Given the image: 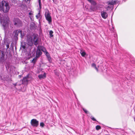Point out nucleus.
<instances>
[{
	"instance_id": "1",
	"label": "nucleus",
	"mask_w": 135,
	"mask_h": 135,
	"mask_svg": "<svg viewBox=\"0 0 135 135\" xmlns=\"http://www.w3.org/2000/svg\"><path fill=\"white\" fill-rule=\"evenodd\" d=\"M10 9L9 3L4 1L0 2V11H2L4 13L8 12Z\"/></svg>"
},
{
	"instance_id": "2",
	"label": "nucleus",
	"mask_w": 135,
	"mask_h": 135,
	"mask_svg": "<svg viewBox=\"0 0 135 135\" xmlns=\"http://www.w3.org/2000/svg\"><path fill=\"white\" fill-rule=\"evenodd\" d=\"M118 3L117 0H109L107 2L108 5L105 6V8L107 10L113 8V6L117 3Z\"/></svg>"
},
{
	"instance_id": "3",
	"label": "nucleus",
	"mask_w": 135,
	"mask_h": 135,
	"mask_svg": "<svg viewBox=\"0 0 135 135\" xmlns=\"http://www.w3.org/2000/svg\"><path fill=\"white\" fill-rule=\"evenodd\" d=\"M1 21L3 23V26L4 27L5 30L6 29L9 27L8 22L9 20L8 18L4 17L3 18H0Z\"/></svg>"
},
{
	"instance_id": "4",
	"label": "nucleus",
	"mask_w": 135,
	"mask_h": 135,
	"mask_svg": "<svg viewBox=\"0 0 135 135\" xmlns=\"http://www.w3.org/2000/svg\"><path fill=\"white\" fill-rule=\"evenodd\" d=\"M91 6L90 7V9L91 11H94L97 10L98 8V6L97 4V3L95 1L91 3Z\"/></svg>"
},
{
	"instance_id": "5",
	"label": "nucleus",
	"mask_w": 135,
	"mask_h": 135,
	"mask_svg": "<svg viewBox=\"0 0 135 135\" xmlns=\"http://www.w3.org/2000/svg\"><path fill=\"white\" fill-rule=\"evenodd\" d=\"M45 15L46 19L48 21L49 23L50 24L51 22V16L50 13L48 10H46Z\"/></svg>"
},
{
	"instance_id": "6",
	"label": "nucleus",
	"mask_w": 135,
	"mask_h": 135,
	"mask_svg": "<svg viewBox=\"0 0 135 135\" xmlns=\"http://www.w3.org/2000/svg\"><path fill=\"white\" fill-rule=\"evenodd\" d=\"M14 25L18 27H20L21 26L22 22L18 18H15L14 20Z\"/></svg>"
},
{
	"instance_id": "7",
	"label": "nucleus",
	"mask_w": 135,
	"mask_h": 135,
	"mask_svg": "<svg viewBox=\"0 0 135 135\" xmlns=\"http://www.w3.org/2000/svg\"><path fill=\"white\" fill-rule=\"evenodd\" d=\"M31 125L34 127H37L38 125V122L36 119H32L31 122Z\"/></svg>"
},
{
	"instance_id": "8",
	"label": "nucleus",
	"mask_w": 135,
	"mask_h": 135,
	"mask_svg": "<svg viewBox=\"0 0 135 135\" xmlns=\"http://www.w3.org/2000/svg\"><path fill=\"white\" fill-rule=\"evenodd\" d=\"M101 15L102 17L104 19H106L108 16L107 13L104 11L101 12Z\"/></svg>"
},
{
	"instance_id": "9",
	"label": "nucleus",
	"mask_w": 135,
	"mask_h": 135,
	"mask_svg": "<svg viewBox=\"0 0 135 135\" xmlns=\"http://www.w3.org/2000/svg\"><path fill=\"white\" fill-rule=\"evenodd\" d=\"M1 51L0 50V61H3L4 60L5 54L4 52L2 51H1Z\"/></svg>"
},
{
	"instance_id": "10",
	"label": "nucleus",
	"mask_w": 135,
	"mask_h": 135,
	"mask_svg": "<svg viewBox=\"0 0 135 135\" xmlns=\"http://www.w3.org/2000/svg\"><path fill=\"white\" fill-rule=\"evenodd\" d=\"M38 38L37 36L35 35H33V42H34L35 45H36L38 44Z\"/></svg>"
},
{
	"instance_id": "11",
	"label": "nucleus",
	"mask_w": 135,
	"mask_h": 135,
	"mask_svg": "<svg viewBox=\"0 0 135 135\" xmlns=\"http://www.w3.org/2000/svg\"><path fill=\"white\" fill-rule=\"evenodd\" d=\"M27 41L28 42V44L30 46H32L33 44V40H32L31 37H28Z\"/></svg>"
},
{
	"instance_id": "12",
	"label": "nucleus",
	"mask_w": 135,
	"mask_h": 135,
	"mask_svg": "<svg viewBox=\"0 0 135 135\" xmlns=\"http://www.w3.org/2000/svg\"><path fill=\"white\" fill-rule=\"evenodd\" d=\"M21 32L22 31L21 30H19L18 31V30H15L13 32V35L14 36L17 37L18 33H20L21 34Z\"/></svg>"
},
{
	"instance_id": "13",
	"label": "nucleus",
	"mask_w": 135,
	"mask_h": 135,
	"mask_svg": "<svg viewBox=\"0 0 135 135\" xmlns=\"http://www.w3.org/2000/svg\"><path fill=\"white\" fill-rule=\"evenodd\" d=\"M46 74L45 73H44L43 74H40L38 76V77L40 79H44L46 77Z\"/></svg>"
},
{
	"instance_id": "14",
	"label": "nucleus",
	"mask_w": 135,
	"mask_h": 135,
	"mask_svg": "<svg viewBox=\"0 0 135 135\" xmlns=\"http://www.w3.org/2000/svg\"><path fill=\"white\" fill-rule=\"evenodd\" d=\"M38 49H39L40 50H41L44 52H45L46 51L45 48L42 46H39Z\"/></svg>"
},
{
	"instance_id": "15",
	"label": "nucleus",
	"mask_w": 135,
	"mask_h": 135,
	"mask_svg": "<svg viewBox=\"0 0 135 135\" xmlns=\"http://www.w3.org/2000/svg\"><path fill=\"white\" fill-rule=\"evenodd\" d=\"M36 54L37 56L39 57L42 54V52L40 49H38L37 50Z\"/></svg>"
},
{
	"instance_id": "16",
	"label": "nucleus",
	"mask_w": 135,
	"mask_h": 135,
	"mask_svg": "<svg viewBox=\"0 0 135 135\" xmlns=\"http://www.w3.org/2000/svg\"><path fill=\"white\" fill-rule=\"evenodd\" d=\"M80 53L81 54V55L83 57H84L86 54V53L84 51H83L81 50L80 51Z\"/></svg>"
},
{
	"instance_id": "17",
	"label": "nucleus",
	"mask_w": 135,
	"mask_h": 135,
	"mask_svg": "<svg viewBox=\"0 0 135 135\" xmlns=\"http://www.w3.org/2000/svg\"><path fill=\"white\" fill-rule=\"evenodd\" d=\"M37 18L38 19H40L41 18L42 16L40 15V12H39L38 13L36 16Z\"/></svg>"
},
{
	"instance_id": "18",
	"label": "nucleus",
	"mask_w": 135,
	"mask_h": 135,
	"mask_svg": "<svg viewBox=\"0 0 135 135\" xmlns=\"http://www.w3.org/2000/svg\"><path fill=\"white\" fill-rule=\"evenodd\" d=\"M22 81L23 82L26 83L28 82V80L27 77H25L23 79Z\"/></svg>"
},
{
	"instance_id": "19",
	"label": "nucleus",
	"mask_w": 135,
	"mask_h": 135,
	"mask_svg": "<svg viewBox=\"0 0 135 135\" xmlns=\"http://www.w3.org/2000/svg\"><path fill=\"white\" fill-rule=\"evenodd\" d=\"M92 67L94 68L95 69L97 70V71H98L97 68L96 67L95 64L94 63H93L92 64Z\"/></svg>"
},
{
	"instance_id": "20",
	"label": "nucleus",
	"mask_w": 135,
	"mask_h": 135,
	"mask_svg": "<svg viewBox=\"0 0 135 135\" xmlns=\"http://www.w3.org/2000/svg\"><path fill=\"white\" fill-rule=\"evenodd\" d=\"M45 54L47 57L49 59V60L50 61L49 59V57H50L49 56V53L47 52V51H46L45 52Z\"/></svg>"
},
{
	"instance_id": "21",
	"label": "nucleus",
	"mask_w": 135,
	"mask_h": 135,
	"mask_svg": "<svg viewBox=\"0 0 135 135\" xmlns=\"http://www.w3.org/2000/svg\"><path fill=\"white\" fill-rule=\"evenodd\" d=\"M36 60L37 58H34L32 60V62L33 63H35L36 62Z\"/></svg>"
},
{
	"instance_id": "22",
	"label": "nucleus",
	"mask_w": 135,
	"mask_h": 135,
	"mask_svg": "<svg viewBox=\"0 0 135 135\" xmlns=\"http://www.w3.org/2000/svg\"><path fill=\"white\" fill-rule=\"evenodd\" d=\"M38 3H39L40 8V9H41V0H38Z\"/></svg>"
},
{
	"instance_id": "23",
	"label": "nucleus",
	"mask_w": 135,
	"mask_h": 135,
	"mask_svg": "<svg viewBox=\"0 0 135 135\" xmlns=\"http://www.w3.org/2000/svg\"><path fill=\"white\" fill-rule=\"evenodd\" d=\"M101 128V127H100L99 126H97L96 127V129L98 130L99 129H100Z\"/></svg>"
},
{
	"instance_id": "24",
	"label": "nucleus",
	"mask_w": 135,
	"mask_h": 135,
	"mask_svg": "<svg viewBox=\"0 0 135 135\" xmlns=\"http://www.w3.org/2000/svg\"><path fill=\"white\" fill-rule=\"evenodd\" d=\"M83 109L85 113L87 114L88 113V111L85 109L84 108H83Z\"/></svg>"
},
{
	"instance_id": "25",
	"label": "nucleus",
	"mask_w": 135,
	"mask_h": 135,
	"mask_svg": "<svg viewBox=\"0 0 135 135\" xmlns=\"http://www.w3.org/2000/svg\"><path fill=\"white\" fill-rule=\"evenodd\" d=\"M40 126L42 127H43L44 126V124L43 122H41L40 124Z\"/></svg>"
},
{
	"instance_id": "26",
	"label": "nucleus",
	"mask_w": 135,
	"mask_h": 135,
	"mask_svg": "<svg viewBox=\"0 0 135 135\" xmlns=\"http://www.w3.org/2000/svg\"><path fill=\"white\" fill-rule=\"evenodd\" d=\"M33 15H32L30 16V18L31 20H32L33 21Z\"/></svg>"
},
{
	"instance_id": "27",
	"label": "nucleus",
	"mask_w": 135,
	"mask_h": 135,
	"mask_svg": "<svg viewBox=\"0 0 135 135\" xmlns=\"http://www.w3.org/2000/svg\"><path fill=\"white\" fill-rule=\"evenodd\" d=\"M90 3L93 2L94 1L93 0H87Z\"/></svg>"
},
{
	"instance_id": "28",
	"label": "nucleus",
	"mask_w": 135,
	"mask_h": 135,
	"mask_svg": "<svg viewBox=\"0 0 135 135\" xmlns=\"http://www.w3.org/2000/svg\"><path fill=\"white\" fill-rule=\"evenodd\" d=\"M91 119L94 121H96V120L93 117H91Z\"/></svg>"
},
{
	"instance_id": "29",
	"label": "nucleus",
	"mask_w": 135,
	"mask_h": 135,
	"mask_svg": "<svg viewBox=\"0 0 135 135\" xmlns=\"http://www.w3.org/2000/svg\"><path fill=\"white\" fill-rule=\"evenodd\" d=\"M21 47L23 49H25L26 48V46L25 45H22Z\"/></svg>"
},
{
	"instance_id": "30",
	"label": "nucleus",
	"mask_w": 135,
	"mask_h": 135,
	"mask_svg": "<svg viewBox=\"0 0 135 135\" xmlns=\"http://www.w3.org/2000/svg\"><path fill=\"white\" fill-rule=\"evenodd\" d=\"M6 47H7V49H8L9 48V44H7L6 45Z\"/></svg>"
},
{
	"instance_id": "31",
	"label": "nucleus",
	"mask_w": 135,
	"mask_h": 135,
	"mask_svg": "<svg viewBox=\"0 0 135 135\" xmlns=\"http://www.w3.org/2000/svg\"><path fill=\"white\" fill-rule=\"evenodd\" d=\"M29 15L30 16V15H33V14L31 12H30L29 13Z\"/></svg>"
},
{
	"instance_id": "32",
	"label": "nucleus",
	"mask_w": 135,
	"mask_h": 135,
	"mask_svg": "<svg viewBox=\"0 0 135 135\" xmlns=\"http://www.w3.org/2000/svg\"><path fill=\"white\" fill-rule=\"evenodd\" d=\"M53 33V31H51V37L53 36V35H52V33Z\"/></svg>"
},
{
	"instance_id": "33",
	"label": "nucleus",
	"mask_w": 135,
	"mask_h": 135,
	"mask_svg": "<svg viewBox=\"0 0 135 135\" xmlns=\"http://www.w3.org/2000/svg\"><path fill=\"white\" fill-rule=\"evenodd\" d=\"M49 33L50 36L51 37V31H50Z\"/></svg>"
},
{
	"instance_id": "34",
	"label": "nucleus",
	"mask_w": 135,
	"mask_h": 135,
	"mask_svg": "<svg viewBox=\"0 0 135 135\" xmlns=\"http://www.w3.org/2000/svg\"><path fill=\"white\" fill-rule=\"evenodd\" d=\"M13 85H14V86H15L16 85V83L13 84Z\"/></svg>"
},
{
	"instance_id": "35",
	"label": "nucleus",
	"mask_w": 135,
	"mask_h": 135,
	"mask_svg": "<svg viewBox=\"0 0 135 135\" xmlns=\"http://www.w3.org/2000/svg\"><path fill=\"white\" fill-rule=\"evenodd\" d=\"M27 0V1H30V0Z\"/></svg>"
},
{
	"instance_id": "36",
	"label": "nucleus",
	"mask_w": 135,
	"mask_h": 135,
	"mask_svg": "<svg viewBox=\"0 0 135 135\" xmlns=\"http://www.w3.org/2000/svg\"><path fill=\"white\" fill-rule=\"evenodd\" d=\"M134 121L135 122V118L134 119Z\"/></svg>"
},
{
	"instance_id": "37",
	"label": "nucleus",
	"mask_w": 135,
	"mask_h": 135,
	"mask_svg": "<svg viewBox=\"0 0 135 135\" xmlns=\"http://www.w3.org/2000/svg\"><path fill=\"white\" fill-rule=\"evenodd\" d=\"M53 0V1H54V0Z\"/></svg>"
}]
</instances>
